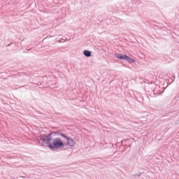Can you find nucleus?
<instances>
[{"instance_id": "7ed1b4c3", "label": "nucleus", "mask_w": 179, "mask_h": 179, "mask_svg": "<svg viewBox=\"0 0 179 179\" xmlns=\"http://www.w3.org/2000/svg\"><path fill=\"white\" fill-rule=\"evenodd\" d=\"M60 136L64 138L65 141H67L66 145L67 146H70V148H72L73 146L75 145V140H73L72 138L68 136L66 134L61 133L59 134Z\"/></svg>"}, {"instance_id": "423d86ee", "label": "nucleus", "mask_w": 179, "mask_h": 179, "mask_svg": "<svg viewBox=\"0 0 179 179\" xmlns=\"http://www.w3.org/2000/svg\"><path fill=\"white\" fill-rule=\"evenodd\" d=\"M83 54L85 57H87V58H90V57H92V52L90 50H85L83 51Z\"/></svg>"}, {"instance_id": "39448f33", "label": "nucleus", "mask_w": 179, "mask_h": 179, "mask_svg": "<svg viewBox=\"0 0 179 179\" xmlns=\"http://www.w3.org/2000/svg\"><path fill=\"white\" fill-rule=\"evenodd\" d=\"M124 61H127V62H129V64H134L135 62V59L129 57L128 55H126Z\"/></svg>"}, {"instance_id": "f03ea898", "label": "nucleus", "mask_w": 179, "mask_h": 179, "mask_svg": "<svg viewBox=\"0 0 179 179\" xmlns=\"http://www.w3.org/2000/svg\"><path fill=\"white\" fill-rule=\"evenodd\" d=\"M52 133H50L49 134H44L43 136H41V141H43V143H45L48 148H50V145H52L50 143L51 141H52Z\"/></svg>"}, {"instance_id": "ddd939ff", "label": "nucleus", "mask_w": 179, "mask_h": 179, "mask_svg": "<svg viewBox=\"0 0 179 179\" xmlns=\"http://www.w3.org/2000/svg\"><path fill=\"white\" fill-rule=\"evenodd\" d=\"M10 45V44L8 45V47H9Z\"/></svg>"}, {"instance_id": "6e6552de", "label": "nucleus", "mask_w": 179, "mask_h": 179, "mask_svg": "<svg viewBox=\"0 0 179 179\" xmlns=\"http://www.w3.org/2000/svg\"><path fill=\"white\" fill-rule=\"evenodd\" d=\"M127 141H129V139L122 140V143H124V142H127Z\"/></svg>"}, {"instance_id": "f8f14e48", "label": "nucleus", "mask_w": 179, "mask_h": 179, "mask_svg": "<svg viewBox=\"0 0 179 179\" xmlns=\"http://www.w3.org/2000/svg\"><path fill=\"white\" fill-rule=\"evenodd\" d=\"M31 49H28L27 51H30Z\"/></svg>"}, {"instance_id": "0eeeda50", "label": "nucleus", "mask_w": 179, "mask_h": 179, "mask_svg": "<svg viewBox=\"0 0 179 179\" xmlns=\"http://www.w3.org/2000/svg\"><path fill=\"white\" fill-rule=\"evenodd\" d=\"M141 176H142V173H137V174L133 175V177H134V178H138V177H141Z\"/></svg>"}, {"instance_id": "f257e3e1", "label": "nucleus", "mask_w": 179, "mask_h": 179, "mask_svg": "<svg viewBox=\"0 0 179 179\" xmlns=\"http://www.w3.org/2000/svg\"><path fill=\"white\" fill-rule=\"evenodd\" d=\"M64 146H65L64 141L61 140V138L57 137L53 138L52 144H49V149L53 152H57L58 149H61V148H64Z\"/></svg>"}, {"instance_id": "1a4fd4ad", "label": "nucleus", "mask_w": 179, "mask_h": 179, "mask_svg": "<svg viewBox=\"0 0 179 179\" xmlns=\"http://www.w3.org/2000/svg\"><path fill=\"white\" fill-rule=\"evenodd\" d=\"M37 141L38 142V143H40V139H38Z\"/></svg>"}, {"instance_id": "9b49d317", "label": "nucleus", "mask_w": 179, "mask_h": 179, "mask_svg": "<svg viewBox=\"0 0 179 179\" xmlns=\"http://www.w3.org/2000/svg\"><path fill=\"white\" fill-rule=\"evenodd\" d=\"M58 43H61V40H59V41H58Z\"/></svg>"}, {"instance_id": "9d476101", "label": "nucleus", "mask_w": 179, "mask_h": 179, "mask_svg": "<svg viewBox=\"0 0 179 179\" xmlns=\"http://www.w3.org/2000/svg\"><path fill=\"white\" fill-rule=\"evenodd\" d=\"M22 178H26V176H22Z\"/></svg>"}, {"instance_id": "20e7f679", "label": "nucleus", "mask_w": 179, "mask_h": 179, "mask_svg": "<svg viewBox=\"0 0 179 179\" xmlns=\"http://www.w3.org/2000/svg\"><path fill=\"white\" fill-rule=\"evenodd\" d=\"M115 58H117L118 59H122L123 61H125V58L127 57V55H122L121 53H117L115 55Z\"/></svg>"}, {"instance_id": "4468645a", "label": "nucleus", "mask_w": 179, "mask_h": 179, "mask_svg": "<svg viewBox=\"0 0 179 179\" xmlns=\"http://www.w3.org/2000/svg\"><path fill=\"white\" fill-rule=\"evenodd\" d=\"M24 52H26L24 51Z\"/></svg>"}]
</instances>
